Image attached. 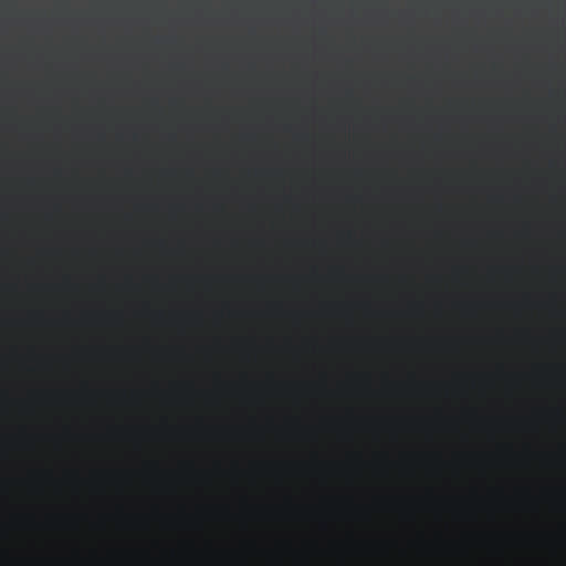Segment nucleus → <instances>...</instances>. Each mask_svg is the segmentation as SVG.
Masks as SVG:
<instances>
[{"label":"nucleus","instance_id":"nucleus-1","mask_svg":"<svg viewBox=\"0 0 566 566\" xmlns=\"http://www.w3.org/2000/svg\"><path fill=\"white\" fill-rule=\"evenodd\" d=\"M363 7L365 11H368V12H384L386 10V7L387 4L381 2V3H367V4H364V6H358V4H353V10L354 11H358V9Z\"/></svg>","mask_w":566,"mask_h":566},{"label":"nucleus","instance_id":"nucleus-2","mask_svg":"<svg viewBox=\"0 0 566 566\" xmlns=\"http://www.w3.org/2000/svg\"><path fill=\"white\" fill-rule=\"evenodd\" d=\"M69 8H70V6H69V3H66V2L57 3V4L55 6L56 11H57V12H60V13H66V12H69Z\"/></svg>","mask_w":566,"mask_h":566},{"label":"nucleus","instance_id":"nucleus-3","mask_svg":"<svg viewBox=\"0 0 566 566\" xmlns=\"http://www.w3.org/2000/svg\"><path fill=\"white\" fill-rule=\"evenodd\" d=\"M3 11H6L7 13H13L15 11V4L12 2L6 3L3 6Z\"/></svg>","mask_w":566,"mask_h":566},{"label":"nucleus","instance_id":"nucleus-4","mask_svg":"<svg viewBox=\"0 0 566 566\" xmlns=\"http://www.w3.org/2000/svg\"><path fill=\"white\" fill-rule=\"evenodd\" d=\"M118 6H116L117 8ZM94 9L98 10V11H105L106 9H113L115 8V6H109V4H94L93 6Z\"/></svg>","mask_w":566,"mask_h":566},{"label":"nucleus","instance_id":"nucleus-5","mask_svg":"<svg viewBox=\"0 0 566 566\" xmlns=\"http://www.w3.org/2000/svg\"><path fill=\"white\" fill-rule=\"evenodd\" d=\"M187 7H188L191 11H195V10H197V9H199V8H201V9H206L208 6L205 3V4H201V6H197V4H196V6H193V4H188Z\"/></svg>","mask_w":566,"mask_h":566},{"label":"nucleus","instance_id":"nucleus-6","mask_svg":"<svg viewBox=\"0 0 566 566\" xmlns=\"http://www.w3.org/2000/svg\"><path fill=\"white\" fill-rule=\"evenodd\" d=\"M421 10L420 11H429L431 6L424 4V6H418Z\"/></svg>","mask_w":566,"mask_h":566},{"label":"nucleus","instance_id":"nucleus-7","mask_svg":"<svg viewBox=\"0 0 566 566\" xmlns=\"http://www.w3.org/2000/svg\"><path fill=\"white\" fill-rule=\"evenodd\" d=\"M562 11H566V6H563V7H562Z\"/></svg>","mask_w":566,"mask_h":566}]
</instances>
